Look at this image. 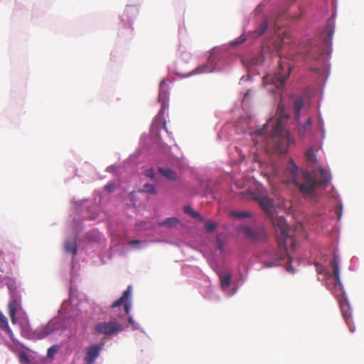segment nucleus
Returning a JSON list of instances; mask_svg holds the SVG:
<instances>
[{
  "instance_id": "obj_1",
  "label": "nucleus",
  "mask_w": 364,
  "mask_h": 364,
  "mask_svg": "<svg viewBox=\"0 0 364 364\" xmlns=\"http://www.w3.org/2000/svg\"><path fill=\"white\" fill-rule=\"evenodd\" d=\"M252 198L257 200L267 216L271 219L276 232V239L278 250L272 257V262L269 267L275 266L278 262L284 260L287 256L288 247H293L294 239L290 235V229L284 218L275 216L273 200L266 196L252 194Z\"/></svg>"
},
{
  "instance_id": "obj_2",
  "label": "nucleus",
  "mask_w": 364,
  "mask_h": 364,
  "mask_svg": "<svg viewBox=\"0 0 364 364\" xmlns=\"http://www.w3.org/2000/svg\"><path fill=\"white\" fill-rule=\"evenodd\" d=\"M285 174L287 177V183H292L305 197L314 198L316 186L326 185L331 180L330 173L323 168L311 172L300 173L292 159L289 161Z\"/></svg>"
},
{
  "instance_id": "obj_3",
  "label": "nucleus",
  "mask_w": 364,
  "mask_h": 364,
  "mask_svg": "<svg viewBox=\"0 0 364 364\" xmlns=\"http://www.w3.org/2000/svg\"><path fill=\"white\" fill-rule=\"evenodd\" d=\"M331 265L333 269V277L334 280L332 287L333 294L336 297L338 298L340 309L343 319L345 320L346 324L348 325L349 330L351 332H353L355 331V327L352 324L351 309L350 304L347 300V297L346 296V292L344 291L343 287L341 282L338 259L336 255L331 260Z\"/></svg>"
},
{
  "instance_id": "obj_4",
  "label": "nucleus",
  "mask_w": 364,
  "mask_h": 364,
  "mask_svg": "<svg viewBox=\"0 0 364 364\" xmlns=\"http://www.w3.org/2000/svg\"><path fill=\"white\" fill-rule=\"evenodd\" d=\"M271 123H272L271 136L274 138L275 141V149L279 154H284L288 151V146L290 143V139L289 134L282 136L283 124V117L282 116L278 117L276 119V120L270 119L269 122H267L265 124L263 125V127L262 129L256 130L255 133L256 135L258 136L262 135L264 132V130Z\"/></svg>"
},
{
  "instance_id": "obj_5",
  "label": "nucleus",
  "mask_w": 364,
  "mask_h": 364,
  "mask_svg": "<svg viewBox=\"0 0 364 364\" xmlns=\"http://www.w3.org/2000/svg\"><path fill=\"white\" fill-rule=\"evenodd\" d=\"M241 232L247 240L252 242L263 243L268 239L267 232L262 225L243 226L241 228Z\"/></svg>"
},
{
  "instance_id": "obj_6",
  "label": "nucleus",
  "mask_w": 364,
  "mask_h": 364,
  "mask_svg": "<svg viewBox=\"0 0 364 364\" xmlns=\"http://www.w3.org/2000/svg\"><path fill=\"white\" fill-rule=\"evenodd\" d=\"M123 329V325L116 320L101 322L95 327V330L97 333L107 336L122 331Z\"/></svg>"
},
{
  "instance_id": "obj_7",
  "label": "nucleus",
  "mask_w": 364,
  "mask_h": 364,
  "mask_svg": "<svg viewBox=\"0 0 364 364\" xmlns=\"http://www.w3.org/2000/svg\"><path fill=\"white\" fill-rule=\"evenodd\" d=\"M132 288L131 286H129L128 288L123 292L122 296L115 301L111 306L112 309H114L123 305L124 307V314L122 315H119V317H124L129 314L130 310L132 309Z\"/></svg>"
},
{
  "instance_id": "obj_8",
  "label": "nucleus",
  "mask_w": 364,
  "mask_h": 364,
  "mask_svg": "<svg viewBox=\"0 0 364 364\" xmlns=\"http://www.w3.org/2000/svg\"><path fill=\"white\" fill-rule=\"evenodd\" d=\"M55 328L52 323H48L46 325L38 328L33 332V337L36 339H42L50 335Z\"/></svg>"
},
{
  "instance_id": "obj_9",
  "label": "nucleus",
  "mask_w": 364,
  "mask_h": 364,
  "mask_svg": "<svg viewBox=\"0 0 364 364\" xmlns=\"http://www.w3.org/2000/svg\"><path fill=\"white\" fill-rule=\"evenodd\" d=\"M101 348L98 345H93L90 346L85 357V362L86 364H92L95 360L99 356Z\"/></svg>"
},
{
  "instance_id": "obj_10",
  "label": "nucleus",
  "mask_w": 364,
  "mask_h": 364,
  "mask_svg": "<svg viewBox=\"0 0 364 364\" xmlns=\"http://www.w3.org/2000/svg\"><path fill=\"white\" fill-rule=\"evenodd\" d=\"M215 60H216V58L214 55H211L210 56V58H208L207 65L197 68L195 70L194 73L198 74V73H202L213 72L214 70H216Z\"/></svg>"
},
{
  "instance_id": "obj_11",
  "label": "nucleus",
  "mask_w": 364,
  "mask_h": 364,
  "mask_svg": "<svg viewBox=\"0 0 364 364\" xmlns=\"http://www.w3.org/2000/svg\"><path fill=\"white\" fill-rule=\"evenodd\" d=\"M21 301L18 297L14 298L8 305L9 315L12 323H16V314L18 308L20 306Z\"/></svg>"
},
{
  "instance_id": "obj_12",
  "label": "nucleus",
  "mask_w": 364,
  "mask_h": 364,
  "mask_svg": "<svg viewBox=\"0 0 364 364\" xmlns=\"http://www.w3.org/2000/svg\"><path fill=\"white\" fill-rule=\"evenodd\" d=\"M269 27L268 20L266 17L263 18L257 28L252 32L254 38H258L262 36Z\"/></svg>"
},
{
  "instance_id": "obj_13",
  "label": "nucleus",
  "mask_w": 364,
  "mask_h": 364,
  "mask_svg": "<svg viewBox=\"0 0 364 364\" xmlns=\"http://www.w3.org/2000/svg\"><path fill=\"white\" fill-rule=\"evenodd\" d=\"M164 112H165V107L164 104L162 105V107L159 112L158 114L156 116L154 120V125L156 127H159V125L162 124L163 129L168 132L167 128H166V122L164 119Z\"/></svg>"
},
{
  "instance_id": "obj_14",
  "label": "nucleus",
  "mask_w": 364,
  "mask_h": 364,
  "mask_svg": "<svg viewBox=\"0 0 364 364\" xmlns=\"http://www.w3.org/2000/svg\"><path fill=\"white\" fill-rule=\"evenodd\" d=\"M218 277L220 278V287L223 290L228 289L231 284L232 276L230 273H225L223 274L221 272L218 273Z\"/></svg>"
},
{
  "instance_id": "obj_15",
  "label": "nucleus",
  "mask_w": 364,
  "mask_h": 364,
  "mask_svg": "<svg viewBox=\"0 0 364 364\" xmlns=\"http://www.w3.org/2000/svg\"><path fill=\"white\" fill-rule=\"evenodd\" d=\"M0 327L2 330L5 331L6 333L9 336L11 340L14 341V333L10 328L7 318L6 316L0 311Z\"/></svg>"
},
{
  "instance_id": "obj_16",
  "label": "nucleus",
  "mask_w": 364,
  "mask_h": 364,
  "mask_svg": "<svg viewBox=\"0 0 364 364\" xmlns=\"http://www.w3.org/2000/svg\"><path fill=\"white\" fill-rule=\"evenodd\" d=\"M158 171L163 176L166 177V178L171 181L176 180V173L173 171L171 168L159 167Z\"/></svg>"
},
{
  "instance_id": "obj_17",
  "label": "nucleus",
  "mask_w": 364,
  "mask_h": 364,
  "mask_svg": "<svg viewBox=\"0 0 364 364\" xmlns=\"http://www.w3.org/2000/svg\"><path fill=\"white\" fill-rule=\"evenodd\" d=\"M304 105V100L301 97H297L294 100V111L295 114V117L296 119L299 118L300 112Z\"/></svg>"
},
{
  "instance_id": "obj_18",
  "label": "nucleus",
  "mask_w": 364,
  "mask_h": 364,
  "mask_svg": "<svg viewBox=\"0 0 364 364\" xmlns=\"http://www.w3.org/2000/svg\"><path fill=\"white\" fill-rule=\"evenodd\" d=\"M64 248L67 252L73 253L74 255L77 254V247L75 242H65L64 245Z\"/></svg>"
},
{
  "instance_id": "obj_19",
  "label": "nucleus",
  "mask_w": 364,
  "mask_h": 364,
  "mask_svg": "<svg viewBox=\"0 0 364 364\" xmlns=\"http://www.w3.org/2000/svg\"><path fill=\"white\" fill-rule=\"evenodd\" d=\"M230 215L236 218H245L251 217V213L248 211H232Z\"/></svg>"
},
{
  "instance_id": "obj_20",
  "label": "nucleus",
  "mask_w": 364,
  "mask_h": 364,
  "mask_svg": "<svg viewBox=\"0 0 364 364\" xmlns=\"http://www.w3.org/2000/svg\"><path fill=\"white\" fill-rule=\"evenodd\" d=\"M217 228V223L214 221L207 220L205 223V230L208 232H213Z\"/></svg>"
},
{
  "instance_id": "obj_21",
  "label": "nucleus",
  "mask_w": 364,
  "mask_h": 364,
  "mask_svg": "<svg viewBox=\"0 0 364 364\" xmlns=\"http://www.w3.org/2000/svg\"><path fill=\"white\" fill-rule=\"evenodd\" d=\"M141 191L151 194H156V188L153 184L146 183L143 186Z\"/></svg>"
},
{
  "instance_id": "obj_22",
  "label": "nucleus",
  "mask_w": 364,
  "mask_h": 364,
  "mask_svg": "<svg viewBox=\"0 0 364 364\" xmlns=\"http://www.w3.org/2000/svg\"><path fill=\"white\" fill-rule=\"evenodd\" d=\"M306 158L309 161H311L312 163L316 162V156L314 153L313 149L310 148L308 149L306 152Z\"/></svg>"
},
{
  "instance_id": "obj_23",
  "label": "nucleus",
  "mask_w": 364,
  "mask_h": 364,
  "mask_svg": "<svg viewBox=\"0 0 364 364\" xmlns=\"http://www.w3.org/2000/svg\"><path fill=\"white\" fill-rule=\"evenodd\" d=\"M178 223V220L176 218H167L164 222H162L161 223V225L173 227V226L176 225Z\"/></svg>"
},
{
  "instance_id": "obj_24",
  "label": "nucleus",
  "mask_w": 364,
  "mask_h": 364,
  "mask_svg": "<svg viewBox=\"0 0 364 364\" xmlns=\"http://www.w3.org/2000/svg\"><path fill=\"white\" fill-rule=\"evenodd\" d=\"M59 348H60V347L58 345H54V346H52L51 347H50L48 349V353H47L48 357V358L53 357L54 355H55L58 353Z\"/></svg>"
},
{
  "instance_id": "obj_25",
  "label": "nucleus",
  "mask_w": 364,
  "mask_h": 364,
  "mask_svg": "<svg viewBox=\"0 0 364 364\" xmlns=\"http://www.w3.org/2000/svg\"><path fill=\"white\" fill-rule=\"evenodd\" d=\"M287 73L284 75H280L278 78H277V80L280 83V85H283L285 82V81L287 80V79L289 77V73L291 71V69L289 67L287 66Z\"/></svg>"
},
{
  "instance_id": "obj_26",
  "label": "nucleus",
  "mask_w": 364,
  "mask_h": 364,
  "mask_svg": "<svg viewBox=\"0 0 364 364\" xmlns=\"http://www.w3.org/2000/svg\"><path fill=\"white\" fill-rule=\"evenodd\" d=\"M19 359H20L21 363H28L30 361L28 355L26 354V353H25L23 351L20 353Z\"/></svg>"
},
{
  "instance_id": "obj_27",
  "label": "nucleus",
  "mask_w": 364,
  "mask_h": 364,
  "mask_svg": "<svg viewBox=\"0 0 364 364\" xmlns=\"http://www.w3.org/2000/svg\"><path fill=\"white\" fill-rule=\"evenodd\" d=\"M263 61V57L262 55H259L252 59V63L254 65H257L261 63Z\"/></svg>"
},
{
  "instance_id": "obj_28",
  "label": "nucleus",
  "mask_w": 364,
  "mask_h": 364,
  "mask_svg": "<svg viewBox=\"0 0 364 364\" xmlns=\"http://www.w3.org/2000/svg\"><path fill=\"white\" fill-rule=\"evenodd\" d=\"M144 174L146 176L154 178V172L152 168H148L144 171Z\"/></svg>"
},
{
  "instance_id": "obj_29",
  "label": "nucleus",
  "mask_w": 364,
  "mask_h": 364,
  "mask_svg": "<svg viewBox=\"0 0 364 364\" xmlns=\"http://www.w3.org/2000/svg\"><path fill=\"white\" fill-rule=\"evenodd\" d=\"M184 213L191 215L194 213V210L190 206H185L183 208Z\"/></svg>"
},
{
  "instance_id": "obj_30",
  "label": "nucleus",
  "mask_w": 364,
  "mask_h": 364,
  "mask_svg": "<svg viewBox=\"0 0 364 364\" xmlns=\"http://www.w3.org/2000/svg\"><path fill=\"white\" fill-rule=\"evenodd\" d=\"M216 245H217L218 249L220 250V251H223V241L218 237L217 238Z\"/></svg>"
},
{
  "instance_id": "obj_31",
  "label": "nucleus",
  "mask_w": 364,
  "mask_h": 364,
  "mask_svg": "<svg viewBox=\"0 0 364 364\" xmlns=\"http://www.w3.org/2000/svg\"><path fill=\"white\" fill-rule=\"evenodd\" d=\"M245 39L244 38L240 37V38H239L237 40H236V41H235L231 42V45H232V46H237V45H239V44L242 43V42H244V41H245Z\"/></svg>"
},
{
  "instance_id": "obj_32",
  "label": "nucleus",
  "mask_w": 364,
  "mask_h": 364,
  "mask_svg": "<svg viewBox=\"0 0 364 364\" xmlns=\"http://www.w3.org/2000/svg\"><path fill=\"white\" fill-rule=\"evenodd\" d=\"M191 216L193 218L198 219L199 220L202 221L203 220V218L197 212L194 211V213L191 215Z\"/></svg>"
},
{
  "instance_id": "obj_33",
  "label": "nucleus",
  "mask_w": 364,
  "mask_h": 364,
  "mask_svg": "<svg viewBox=\"0 0 364 364\" xmlns=\"http://www.w3.org/2000/svg\"><path fill=\"white\" fill-rule=\"evenodd\" d=\"M306 58L317 60L318 58V56L312 54L311 52H309L306 54Z\"/></svg>"
},
{
  "instance_id": "obj_34",
  "label": "nucleus",
  "mask_w": 364,
  "mask_h": 364,
  "mask_svg": "<svg viewBox=\"0 0 364 364\" xmlns=\"http://www.w3.org/2000/svg\"><path fill=\"white\" fill-rule=\"evenodd\" d=\"M105 188L109 191V192H112L114 191V185L111 184V183H108L105 186Z\"/></svg>"
},
{
  "instance_id": "obj_35",
  "label": "nucleus",
  "mask_w": 364,
  "mask_h": 364,
  "mask_svg": "<svg viewBox=\"0 0 364 364\" xmlns=\"http://www.w3.org/2000/svg\"><path fill=\"white\" fill-rule=\"evenodd\" d=\"M166 86V82L164 80L161 81V83H160V93H159V97L161 96V90L162 89Z\"/></svg>"
},
{
  "instance_id": "obj_36",
  "label": "nucleus",
  "mask_w": 364,
  "mask_h": 364,
  "mask_svg": "<svg viewBox=\"0 0 364 364\" xmlns=\"http://www.w3.org/2000/svg\"><path fill=\"white\" fill-rule=\"evenodd\" d=\"M128 322L129 324L133 325L134 323V321L132 316H129L128 318Z\"/></svg>"
},
{
  "instance_id": "obj_37",
  "label": "nucleus",
  "mask_w": 364,
  "mask_h": 364,
  "mask_svg": "<svg viewBox=\"0 0 364 364\" xmlns=\"http://www.w3.org/2000/svg\"><path fill=\"white\" fill-rule=\"evenodd\" d=\"M140 243V241L139 240H132L130 242V244L131 245H136V244H139Z\"/></svg>"
},
{
  "instance_id": "obj_38",
  "label": "nucleus",
  "mask_w": 364,
  "mask_h": 364,
  "mask_svg": "<svg viewBox=\"0 0 364 364\" xmlns=\"http://www.w3.org/2000/svg\"><path fill=\"white\" fill-rule=\"evenodd\" d=\"M286 40H287V35H285V36L282 38V43L283 44L287 43V42L286 41Z\"/></svg>"
},
{
  "instance_id": "obj_39",
  "label": "nucleus",
  "mask_w": 364,
  "mask_h": 364,
  "mask_svg": "<svg viewBox=\"0 0 364 364\" xmlns=\"http://www.w3.org/2000/svg\"><path fill=\"white\" fill-rule=\"evenodd\" d=\"M306 125V126H311V119L310 118L307 119Z\"/></svg>"
},
{
  "instance_id": "obj_40",
  "label": "nucleus",
  "mask_w": 364,
  "mask_h": 364,
  "mask_svg": "<svg viewBox=\"0 0 364 364\" xmlns=\"http://www.w3.org/2000/svg\"><path fill=\"white\" fill-rule=\"evenodd\" d=\"M279 67H280L282 70L284 69V67H283V65H282V63H280V64H279Z\"/></svg>"
},
{
  "instance_id": "obj_41",
  "label": "nucleus",
  "mask_w": 364,
  "mask_h": 364,
  "mask_svg": "<svg viewBox=\"0 0 364 364\" xmlns=\"http://www.w3.org/2000/svg\"><path fill=\"white\" fill-rule=\"evenodd\" d=\"M239 188H242L243 186L237 185Z\"/></svg>"
}]
</instances>
